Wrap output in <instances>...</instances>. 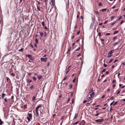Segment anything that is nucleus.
I'll return each instance as SVG.
<instances>
[{"instance_id": "61", "label": "nucleus", "mask_w": 125, "mask_h": 125, "mask_svg": "<svg viewBox=\"0 0 125 125\" xmlns=\"http://www.w3.org/2000/svg\"><path fill=\"white\" fill-rule=\"evenodd\" d=\"M114 98V97H113V96L110 99L111 100H112Z\"/></svg>"}, {"instance_id": "54", "label": "nucleus", "mask_w": 125, "mask_h": 125, "mask_svg": "<svg viewBox=\"0 0 125 125\" xmlns=\"http://www.w3.org/2000/svg\"><path fill=\"white\" fill-rule=\"evenodd\" d=\"M117 102H115L113 104L114 105H116L117 103Z\"/></svg>"}, {"instance_id": "15", "label": "nucleus", "mask_w": 125, "mask_h": 125, "mask_svg": "<svg viewBox=\"0 0 125 125\" xmlns=\"http://www.w3.org/2000/svg\"><path fill=\"white\" fill-rule=\"evenodd\" d=\"M3 123V122L2 121L1 119H0V125H2Z\"/></svg>"}, {"instance_id": "5", "label": "nucleus", "mask_w": 125, "mask_h": 125, "mask_svg": "<svg viewBox=\"0 0 125 125\" xmlns=\"http://www.w3.org/2000/svg\"><path fill=\"white\" fill-rule=\"evenodd\" d=\"M114 50H112L108 52V54H111L112 55V53L114 52Z\"/></svg>"}, {"instance_id": "42", "label": "nucleus", "mask_w": 125, "mask_h": 125, "mask_svg": "<svg viewBox=\"0 0 125 125\" xmlns=\"http://www.w3.org/2000/svg\"><path fill=\"white\" fill-rule=\"evenodd\" d=\"M120 90H119L118 91V92H117V94H119L120 93Z\"/></svg>"}, {"instance_id": "52", "label": "nucleus", "mask_w": 125, "mask_h": 125, "mask_svg": "<svg viewBox=\"0 0 125 125\" xmlns=\"http://www.w3.org/2000/svg\"><path fill=\"white\" fill-rule=\"evenodd\" d=\"M114 102V101L112 103H111V104H110V105H112L113 104V103Z\"/></svg>"}, {"instance_id": "24", "label": "nucleus", "mask_w": 125, "mask_h": 125, "mask_svg": "<svg viewBox=\"0 0 125 125\" xmlns=\"http://www.w3.org/2000/svg\"><path fill=\"white\" fill-rule=\"evenodd\" d=\"M35 98H35V96H33V98H32V100H35Z\"/></svg>"}, {"instance_id": "48", "label": "nucleus", "mask_w": 125, "mask_h": 125, "mask_svg": "<svg viewBox=\"0 0 125 125\" xmlns=\"http://www.w3.org/2000/svg\"><path fill=\"white\" fill-rule=\"evenodd\" d=\"M115 82V80H113L112 83H114Z\"/></svg>"}, {"instance_id": "2", "label": "nucleus", "mask_w": 125, "mask_h": 125, "mask_svg": "<svg viewBox=\"0 0 125 125\" xmlns=\"http://www.w3.org/2000/svg\"><path fill=\"white\" fill-rule=\"evenodd\" d=\"M103 121L104 119L102 118L95 120V121L97 122H103Z\"/></svg>"}, {"instance_id": "33", "label": "nucleus", "mask_w": 125, "mask_h": 125, "mask_svg": "<svg viewBox=\"0 0 125 125\" xmlns=\"http://www.w3.org/2000/svg\"><path fill=\"white\" fill-rule=\"evenodd\" d=\"M98 5L99 6H101L102 5V4L101 2H100L98 3Z\"/></svg>"}, {"instance_id": "44", "label": "nucleus", "mask_w": 125, "mask_h": 125, "mask_svg": "<svg viewBox=\"0 0 125 125\" xmlns=\"http://www.w3.org/2000/svg\"><path fill=\"white\" fill-rule=\"evenodd\" d=\"M90 104V103H87L86 105L87 106H89V105Z\"/></svg>"}, {"instance_id": "13", "label": "nucleus", "mask_w": 125, "mask_h": 125, "mask_svg": "<svg viewBox=\"0 0 125 125\" xmlns=\"http://www.w3.org/2000/svg\"><path fill=\"white\" fill-rule=\"evenodd\" d=\"M34 87V86L33 85H32L30 87L31 89L32 90Z\"/></svg>"}, {"instance_id": "38", "label": "nucleus", "mask_w": 125, "mask_h": 125, "mask_svg": "<svg viewBox=\"0 0 125 125\" xmlns=\"http://www.w3.org/2000/svg\"><path fill=\"white\" fill-rule=\"evenodd\" d=\"M27 56L29 58H30L31 56V55L30 54H28L27 55Z\"/></svg>"}, {"instance_id": "4", "label": "nucleus", "mask_w": 125, "mask_h": 125, "mask_svg": "<svg viewBox=\"0 0 125 125\" xmlns=\"http://www.w3.org/2000/svg\"><path fill=\"white\" fill-rule=\"evenodd\" d=\"M47 58L46 57L44 58H41V60L42 61H44L46 62L47 61Z\"/></svg>"}, {"instance_id": "8", "label": "nucleus", "mask_w": 125, "mask_h": 125, "mask_svg": "<svg viewBox=\"0 0 125 125\" xmlns=\"http://www.w3.org/2000/svg\"><path fill=\"white\" fill-rule=\"evenodd\" d=\"M37 77L38 78V79L39 80H40L41 78L42 77V76L41 75H38L37 76Z\"/></svg>"}, {"instance_id": "35", "label": "nucleus", "mask_w": 125, "mask_h": 125, "mask_svg": "<svg viewBox=\"0 0 125 125\" xmlns=\"http://www.w3.org/2000/svg\"><path fill=\"white\" fill-rule=\"evenodd\" d=\"M116 66V65H113L112 66V68H114Z\"/></svg>"}, {"instance_id": "6", "label": "nucleus", "mask_w": 125, "mask_h": 125, "mask_svg": "<svg viewBox=\"0 0 125 125\" xmlns=\"http://www.w3.org/2000/svg\"><path fill=\"white\" fill-rule=\"evenodd\" d=\"M42 24L43 26V27H44V29L47 30V28L46 26H44V22H42Z\"/></svg>"}, {"instance_id": "37", "label": "nucleus", "mask_w": 125, "mask_h": 125, "mask_svg": "<svg viewBox=\"0 0 125 125\" xmlns=\"http://www.w3.org/2000/svg\"><path fill=\"white\" fill-rule=\"evenodd\" d=\"M115 17L114 16H112L111 17V20H112L113 19H114Z\"/></svg>"}, {"instance_id": "56", "label": "nucleus", "mask_w": 125, "mask_h": 125, "mask_svg": "<svg viewBox=\"0 0 125 125\" xmlns=\"http://www.w3.org/2000/svg\"><path fill=\"white\" fill-rule=\"evenodd\" d=\"M30 46H31L32 47V48H33V46L32 44H30Z\"/></svg>"}, {"instance_id": "51", "label": "nucleus", "mask_w": 125, "mask_h": 125, "mask_svg": "<svg viewBox=\"0 0 125 125\" xmlns=\"http://www.w3.org/2000/svg\"><path fill=\"white\" fill-rule=\"evenodd\" d=\"M86 102H87L86 100H84V101H83V103H86Z\"/></svg>"}, {"instance_id": "27", "label": "nucleus", "mask_w": 125, "mask_h": 125, "mask_svg": "<svg viewBox=\"0 0 125 125\" xmlns=\"http://www.w3.org/2000/svg\"><path fill=\"white\" fill-rule=\"evenodd\" d=\"M35 42H36V43H37V44H38V40L37 39V38H36L35 39Z\"/></svg>"}, {"instance_id": "29", "label": "nucleus", "mask_w": 125, "mask_h": 125, "mask_svg": "<svg viewBox=\"0 0 125 125\" xmlns=\"http://www.w3.org/2000/svg\"><path fill=\"white\" fill-rule=\"evenodd\" d=\"M33 79L34 80V81H36V78L35 77H32Z\"/></svg>"}, {"instance_id": "14", "label": "nucleus", "mask_w": 125, "mask_h": 125, "mask_svg": "<svg viewBox=\"0 0 125 125\" xmlns=\"http://www.w3.org/2000/svg\"><path fill=\"white\" fill-rule=\"evenodd\" d=\"M93 88H91L90 90H89V93H91V92L92 93V92H93Z\"/></svg>"}, {"instance_id": "12", "label": "nucleus", "mask_w": 125, "mask_h": 125, "mask_svg": "<svg viewBox=\"0 0 125 125\" xmlns=\"http://www.w3.org/2000/svg\"><path fill=\"white\" fill-rule=\"evenodd\" d=\"M5 95H6V94L4 93H3L2 94V95L1 96V97L2 99H3Z\"/></svg>"}, {"instance_id": "50", "label": "nucleus", "mask_w": 125, "mask_h": 125, "mask_svg": "<svg viewBox=\"0 0 125 125\" xmlns=\"http://www.w3.org/2000/svg\"><path fill=\"white\" fill-rule=\"evenodd\" d=\"M67 77H65V78H64V79L62 80V81H64V80H65L66 79V78H67Z\"/></svg>"}, {"instance_id": "58", "label": "nucleus", "mask_w": 125, "mask_h": 125, "mask_svg": "<svg viewBox=\"0 0 125 125\" xmlns=\"http://www.w3.org/2000/svg\"><path fill=\"white\" fill-rule=\"evenodd\" d=\"M80 32V31H78L77 32V33L76 34L77 35H78L79 34Z\"/></svg>"}, {"instance_id": "16", "label": "nucleus", "mask_w": 125, "mask_h": 125, "mask_svg": "<svg viewBox=\"0 0 125 125\" xmlns=\"http://www.w3.org/2000/svg\"><path fill=\"white\" fill-rule=\"evenodd\" d=\"M40 34L41 36H42L43 35V32H40Z\"/></svg>"}, {"instance_id": "17", "label": "nucleus", "mask_w": 125, "mask_h": 125, "mask_svg": "<svg viewBox=\"0 0 125 125\" xmlns=\"http://www.w3.org/2000/svg\"><path fill=\"white\" fill-rule=\"evenodd\" d=\"M106 71L105 69H104L101 72V73L103 74V73Z\"/></svg>"}, {"instance_id": "41", "label": "nucleus", "mask_w": 125, "mask_h": 125, "mask_svg": "<svg viewBox=\"0 0 125 125\" xmlns=\"http://www.w3.org/2000/svg\"><path fill=\"white\" fill-rule=\"evenodd\" d=\"M69 70H70L69 69H67V71H66V74L67 73L69 72Z\"/></svg>"}, {"instance_id": "60", "label": "nucleus", "mask_w": 125, "mask_h": 125, "mask_svg": "<svg viewBox=\"0 0 125 125\" xmlns=\"http://www.w3.org/2000/svg\"><path fill=\"white\" fill-rule=\"evenodd\" d=\"M118 60H115L114 62V63H115V62H117Z\"/></svg>"}, {"instance_id": "40", "label": "nucleus", "mask_w": 125, "mask_h": 125, "mask_svg": "<svg viewBox=\"0 0 125 125\" xmlns=\"http://www.w3.org/2000/svg\"><path fill=\"white\" fill-rule=\"evenodd\" d=\"M104 66L105 67H106L107 66V64H105V63H104Z\"/></svg>"}, {"instance_id": "10", "label": "nucleus", "mask_w": 125, "mask_h": 125, "mask_svg": "<svg viewBox=\"0 0 125 125\" xmlns=\"http://www.w3.org/2000/svg\"><path fill=\"white\" fill-rule=\"evenodd\" d=\"M37 5V10L39 11H41V10L40 7L38 6Z\"/></svg>"}, {"instance_id": "43", "label": "nucleus", "mask_w": 125, "mask_h": 125, "mask_svg": "<svg viewBox=\"0 0 125 125\" xmlns=\"http://www.w3.org/2000/svg\"><path fill=\"white\" fill-rule=\"evenodd\" d=\"M80 49V47H79L78 48V49H76V51H78Z\"/></svg>"}, {"instance_id": "21", "label": "nucleus", "mask_w": 125, "mask_h": 125, "mask_svg": "<svg viewBox=\"0 0 125 125\" xmlns=\"http://www.w3.org/2000/svg\"><path fill=\"white\" fill-rule=\"evenodd\" d=\"M27 119H28V121H30L31 120V119H31L29 117H27Z\"/></svg>"}, {"instance_id": "3", "label": "nucleus", "mask_w": 125, "mask_h": 125, "mask_svg": "<svg viewBox=\"0 0 125 125\" xmlns=\"http://www.w3.org/2000/svg\"><path fill=\"white\" fill-rule=\"evenodd\" d=\"M31 111H30L28 113V115L29 116L28 117L30 118L31 119H32V115L31 114Z\"/></svg>"}, {"instance_id": "1", "label": "nucleus", "mask_w": 125, "mask_h": 125, "mask_svg": "<svg viewBox=\"0 0 125 125\" xmlns=\"http://www.w3.org/2000/svg\"><path fill=\"white\" fill-rule=\"evenodd\" d=\"M42 106L41 105H38L36 108L35 110L34 111V113L36 116L38 115V112L37 111V110L39 109V111H40V112L41 113V110L42 109Z\"/></svg>"}, {"instance_id": "45", "label": "nucleus", "mask_w": 125, "mask_h": 125, "mask_svg": "<svg viewBox=\"0 0 125 125\" xmlns=\"http://www.w3.org/2000/svg\"><path fill=\"white\" fill-rule=\"evenodd\" d=\"M27 81H28V82L29 83H30L32 81V80H30L29 81L28 80H27Z\"/></svg>"}, {"instance_id": "7", "label": "nucleus", "mask_w": 125, "mask_h": 125, "mask_svg": "<svg viewBox=\"0 0 125 125\" xmlns=\"http://www.w3.org/2000/svg\"><path fill=\"white\" fill-rule=\"evenodd\" d=\"M94 95V92H92L91 94H90V96L91 97H93Z\"/></svg>"}, {"instance_id": "26", "label": "nucleus", "mask_w": 125, "mask_h": 125, "mask_svg": "<svg viewBox=\"0 0 125 125\" xmlns=\"http://www.w3.org/2000/svg\"><path fill=\"white\" fill-rule=\"evenodd\" d=\"M106 8L102 9V11H106Z\"/></svg>"}, {"instance_id": "34", "label": "nucleus", "mask_w": 125, "mask_h": 125, "mask_svg": "<svg viewBox=\"0 0 125 125\" xmlns=\"http://www.w3.org/2000/svg\"><path fill=\"white\" fill-rule=\"evenodd\" d=\"M122 18V16L120 17L117 20L118 21H120L121 20V19Z\"/></svg>"}, {"instance_id": "57", "label": "nucleus", "mask_w": 125, "mask_h": 125, "mask_svg": "<svg viewBox=\"0 0 125 125\" xmlns=\"http://www.w3.org/2000/svg\"><path fill=\"white\" fill-rule=\"evenodd\" d=\"M34 46L36 48L37 47V45L36 44H34Z\"/></svg>"}, {"instance_id": "19", "label": "nucleus", "mask_w": 125, "mask_h": 125, "mask_svg": "<svg viewBox=\"0 0 125 125\" xmlns=\"http://www.w3.org/2000/svg\"><path fill=\"white\" fill-rule=\"evenodd\" d=\"M23 48H22L21 49L19 50H18V51L19 52H21V51H23Z\"/></svg>"}, {"instance_id": "25", "label": "nucleus", "mask_w": 125, "mask_h": 125, "mask_svg": "<svg viewBox=\"0 0 125 125\" xmlns=\"http://www.w3.org/2000/svg\"><path fill=\"white\" fill-rule=\"evenodd\" d=\"M111 56H112V55H111V54H108V56H107L109 58V57H111Z\"/></svg>"}, {"instance_id": "39", "label": "nucleus", "mask_w": 125, "mask_h": 125, "mask_svg": "<svg viewBox=\"0 0 125 125\" xmlns=\"http://www.w3.org/2000/svg\"><path fill=\"white\" fill-rule=\"evenodd\" d=\"M11 75L12 76H15V74L14 73H12L11 74Z\"/></svg>"}, {"instance_id": "53", "label": "nucleus", "mask_w": 125, "mask_h": 125, "mask_svg": "<svg viewBox=\"0 0 125 125\" xmlns=\"http://www.w3.org/2000/svg\"><path fill=\"white\" fill-rule=\"evenodd\" d=\"M38 4L39 5L41 3V2L39 1H37Z\"/></svg>"}, {"instance_id": "32", "label": "nucleus", "mask_w": 125, "mask_h": 125, "mask_svg": "<svg viewBox=\"0 0 125 125\" xmlns=\"http://www.w3.org/2000/svg\"><path fill=\"white\" fill-rule=\"evenodd\" d=\"M69 86H70V89H71L72 87V85L71 84H70Z\"/></svg>"}, {"instance_id": "20", "label": "nucleus", "mask_w": 125, "mask_h": 125, "mask_svg": "<svg viewBox=\"0 0 125 125\" xmlns=\"http://www.w3.org/2000/svg\"><path fill=\"white\" fill-rule=\"evenodd\" d=\"M71 50V48L70 47L68 49V51L67 52H69Z\"/></svg>"}, {"instance_id": "28", "label": "nucleus", "mask_w": 125, "mask_h": 125, "mask_svg": "<svg viewBox=\"0 0 125 125\" xmlns=\"http://www.w3.org/2000/svg\"><path fill=\"white\" fill-rule=\"evenodd\" d=\"M94 12L97 14H99V12L97 11H94Z\"/></svg>"}, {"instance_id": "30", "label": "nucleus", "mask_w": 125, "mask_h": 125, "mask_svg": "<svg viewBox=\"0 0 125 125\" xmlns=\"http://www.w3.org/2000/svg\"><path fill=\"white\" fill-rule=\"evenodd\" d=\"M117 38V36L114 37L113 38V40H115Z\"/></svg>"}, {"instance_id": "63", "label": "nucleus", "mask_w": 125, "mask_h": 125, "mask_svg": "<svg viewBox=\"0 0 125 125\" xmlns=\"http://www.w3.org/2000/svg\"><path fill=\"white\" fill-rule=\"evenodd\" d=\"M52 2V6H54V2Z\"/></svg>"}, {"instance_id": "22", "label": "nucleus", "mask_w": 125, "mask_h": 125, "mask_svg": "<svg viewBox=\"0 0 125 125\" xmlns=\"http://www.w3.org/2000/svg\"><path fill=\"white\" fill-rule=\"evenodd\" d=\"M120 41H119L118 42H116L115 43V44L114 45V46H115L117 44H118V43L120 42Z\"/></svg>"}, {"instance_id": "47", "label": "nucleus", "mask_w": 125, "mask_h": 125, "mask_svg": "<svg viewBox=\"0 0 125 125\" xmlns=\"http://www.w3.org/2000/svg\"><path fill=\"white\" fill-rule=\"evenodd\" d=\"M4 100L5 101V102H7V99H6L5 98H4Z\"/></svg>"}, {"instance_id": "46", "label": "nucleus", "mask_w": 125, "mask_h": 125, "mask_svg": "<svg viewBox=\"0 0 125 125\" xmlns=\"http://www.w3.org/2000/svg\"><path fill=\"white\" fill-rule=\"evenodd\" d=\"M101 33L100 32H99L98 33V35L99 36H100L101 35Z\"/></svg>"}, {"instance_id": "55", "label": "nucleus", "mask_w": 125, "mask_h": 125, "mask_svg": "<svg viewBox=\"0 0 125 125\" xmlns=\"http://www.w3.org/2000/svg\"><path fill=\"white\" fill-rule=\"evenodd\" d=\"M113 60V59H111L110 61H109V63H110L111 62H112V61Z\"/></svg>"}, {"instance_id": "23", "label": "nucleus", "mask_w": 125, "mask_h": 125, "mask_svg": "<svg viewBox=\"0 0 125 125\" xmlns=\"http://www.w3.org/2000/svg\"><path fill=\"white\" fill-rule=\"evenodd\" d=\"M119 31H115L114 32L113 34H115V33H117Z\"/></svg>"}, {"instance_id": "11", "label": "nucleus", "mask_w": 125, "mask_h": 125, "mask_svg": "<svg viewBox=\"0 0 125 125\" xmlns=\"http://www.w3.org/2000/svg\"><path fill=\"white\" fill-rule=\"evenodd\" d=\"M78 116V114H75V115L73 119H74L77 117V116Z\"/></svg>"}, {"instance_id": "36", "label": "nucleus", "mask_w": 125, "mask_h": 125, "mask_svg": "<svg viewBox=\"0 0 125 125\" xmlns=\"http://www.w3.org/2000/svg\"><path fill=\"white\" fill-rule=\"evenodd\" d=\"M79 122V121H78L77 122H75L74 124L73 125H76L78 123V122Z\"/></svg>"}, {"instance_id": "31", "label": "nucleus", "mask_w": 125, "mask_h": 125, "mask_svg": "<svg viewBox=\"0 0 125 125\" xmlns=\"http://www.w3.org/2000/svg\"><path fill=\"white\" fill-rule=\"evenodd\" d=\"M115 22H116V21L114 22H113L111 24V25H113L115 23Z\"/></svg>"}, {"instance_id": "49", "label": "nucleus", "mask_w": 125, "mask_h": 125, "mask_svg": "<svg viewBox=\"0 0 125 125\" xmlns=\"http://www.w3.org/2000/svg\"><path fill=\"white\" fill-rule=\"evenodd\" d=\"M110 33H107L106 34V35L107 36L110 35Z\"/></svg>"}, {"instance_id": "59", "label": "nucleus", "mask_w": 125, "mask_h": 125, "mask_svg": "<svg viewBox=\"0 0 125 125\" xmlns=\"http://www.w3.org/2000/svg\"><path fill=\"white\" fill-rule=\"evenodd\" d=\"M101 42H103L104 41V39H101Z\"/></svg>"}, {"instance_id": "64", "label": "nucleus", "mask_w": 125, "mask_h": 125, "mask_svg": "<svg viewBox=\"0 0 125 125\" xmlns=\"http://www.w3.org/2000/svg\"><path fill=\"white\" fill-rule=\"evenodd\" d=\"M124 21L123 20L122 21L120 22V23L121 24H123V22Z\"/></svg>"}, {"instance_id": "62", "label": "nucleus", "mask_w": 125, "mask_h": 125, "mask_svg": "<svg viewBox=\"0 0 125 125\" xmlns=\"http://www.w3.org/2000/svg\"><path fill=\"white\" fill-rule=\"evenodd\" d=\"M107 21H105L104 22V24H106L107 23Z\"/></svg>"}, {"instance_id": "18", "label": "nucleus", "mask_w": 125, "mask_h": 125, "mask_svg": "<svg viewBox=\"0 0 125 125\" xmlns=\"http://www.w3.org/2000/svg\"><path fill=\"white\" fill-rule=\"evenodd\" d=\"M6 80L7 81V82H8V81L9 80L10 81V79L8 77H6Z\"/></svg>"}, {"instance_id": "9", "label": "nucleus", "mask_w": 125, "mask_h": 125, "mask_svg": "<svg viewBox=\"0 0 125 125\" xmlns=\"http://www.w3.org/2000/svg\"><path fill=\"white\" fill-rule=\"evenodd\" d=\"M92 99L91 98V96H89L87 98V100H88V101L92 100Z\"/></svg>"}]
</instances>
